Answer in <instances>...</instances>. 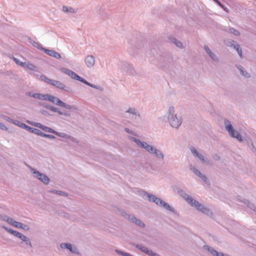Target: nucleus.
<instances>
[{
    "label": "nucleus",
    "mask_w": 256,
    "mask_h": 256,
    "mask_svg": "<svg viewBox=\"0 0 256 256\" xmlns=\"http://www.w3.org/2000/svg\"><path fill=\"white\" fill-rule=\"evenodd\" d=\"M184 198L186 200L188 204H190L192 206H194L198 210L201 211L204 214L208 213L209 210L208 208H204L198 202L193 200L190 196L188 195H186Z\"/></svg>",
    "instance_id": "f257e3e1"
},
{
    "label": "nucleus",
    "mask_w": 256,
    "mask_h": 256,
    "mask_svg": "<svg viewBox=\"0 0 256 256\" xmlns=\"http://www.w3.org/2000/svg\"><path fill=\"white\" fill-rule=\"evenodd\" d=\"M61 71L62 72L66 74L69 76L73 79L76 80H79L84 84H86L87 85L92 86V85H91L90 83H88V82H86L85 80L82 78L81 77L78 76V74H76V73H74V72H72V70H70L68 69L62 68L61 69Z\"/></svg>",
    "instance_id": "f03ea898"
},
{
    "label": "nucleus",
    "mask_w": 256,
    "mask_h": 256,
    "mask_svg": "<svg viewBox=\"0 0 256 256\" xmlns=\"http://www.w3.org/2000/svg\"><path fill=\"white\" fill-rule=\"evenodd\" d=\"M225 124L226 130L232 136L236 138L239 141L242 140L240 134L237 131H236L233 129L232 126L228 120H225Z\"/></svg>",
    "instance_id": "7ed1b4c3"
},
{
    "label": "nucleus",
    "mask_w": 256,
    "mask_h": 256,
    "mask_svg": "<svg viewBox=\"0 0 256 256\" xmlns=\"http://www.w3.org/2000/svg\"><path fill=\"white\" fill-rule=\"evenodd\" d=\"M148 196L149 198L150 201H152V202H154L156 204L158 205H159V206L165 208L166 210H172V208L167 203L162 201L159 198H156L154 196L150 195V194H148Z\"/></svg>",
    "instance_id": "20e7f679"
},
{
    "label": "nucleus",
    "mask_w": 256,
    "mask_h": 256,
    "mask_svg": "<svg viewBox=\"0 0 256 256\" xmlns=\"http://www.w3.org/2000/svg\"><path fill=\"white\" fill-rule=\"evenodd\" d=\"M44 100H49L53 103L56 104L61 106L62 107H64L70 109V106L66 104L64 102L60 100L58 98L54 97L52 96H50L48 94H46L45 98Z\"/></svg>",
    "instance_id": "39448f33"
},
{
    "label": "nucleus",
    "mask_w": 256,
    "mask_h": 256,
    "mask_svg": "<svg viewBox=\"0 0 256 256\" xmlns=\"http://www.w3.org/2000/svg\"><path fill=\"white\" fill-rule=\"evenodd\" d=\"M41 80L47 84L55 86L60 89H64L65 86L58 81L52 80L46 77L45 76H42Z\"/></svg>",
    "instance_id": "423d86ee"
},
{
    "label": "nucleus",
    "mask_w": 256,
    "mask_h": 256,
    "mask_svg": "<svg viewBox=\"0 0 256 256\" xmlns=\"http://www.w3.org/2000/svg\"><path fill=\"white\" fill-rule=\"evenodd\" d=\"M32 174L34 176L40 180L41 182L44 184H48L50 181L49 178L46 175L34 169H32Z\"/></svg>",
    "instance_id": "0eeeda50"
},
{
    "label": "nucleus",
    "mask_w": 256,
    "mask_h": 256,
    "mask_svg": "<svg viewBox=\"0 0 256 256\" xmlns=\"http://www.w3.org/2000/svg\"><path fill=\"white\" fill-rule=\"evenodd\" d=\"M6 221L11 224L12 226H14L15 228H20L24 230H28V228L26 225L23 224L22 223H20V222H18L14 220L12 218H8L6 220Z\"/></svg>",
    "instance_id": "6e6552de"
},
{
    "label": "nucleus",
    "mask_w": 256,
    "mask_h": 256,
    "mask_svg": "<svg viewBox=\"0 0 256 256\" xmlns=\"http://www.w3.org/2000/svg\"><path fill=\"white\" fill-rule=\"evenodd\" d=\"M135 142L137 143V144L138 146H140L142 148H145L148 152L150 153L156 152V149L152 147V146L148 144L147 143H144L140 141L139 140H135Z\"/></svg>",
    "instance_id": "1a4fd4ad"
},
{
    "label": "nucleus",
    "mask_w": 256,
    "mask_h": 256,
    "mask_svg": "<svg viewBox=\"0 0 256 256\" xmlns=\"http://www.w3.org/2000/svg\"><path fill=\"white\" fill-rule=\"evenodd\" d=\"M30 124L34 126H36L38 128H40V129L46 131V132H51V133H53V134H55L56 133V131H54V130H53L51 128H48L47 126H44L43 125H42V124H40V123H37V122H32V123H30Z\"/></svg>",
    "instance_id": "9d476101"
},
{
    "label": "nucleus",
    "mask_w": 256,
    "mask_h": 256,
    "mask_svg": "<svg viewBox=\"0 0 256 256\" xmlns=\"http://www.w3.org/2000/svg\"><path fill=\"white\" fill-rule=\"evenodd\" d=\"M170 125L174 128H178L181 124V120L176 116H172L170 118Z\"/></svg>",
    "instance_id": "9b49d317"
},
{
    "label": "nucleus",
    "mask_w": 256,
    "mask_h": 256,
    "mask_svg": "<svg viewBox=\"0 0 256 256\" xmlns=\"http://www.w3.org/2000/svg\"><path fill=\"white\" fill-rule=\"evenodd\" d=\"M46 54H47L53 56L56 58L59 59L61 58L60 54L52 50H46L45 48L42 49Z\"/></svg>",
    "instance_id": "f8f14e48"
},
{
    "label": "nucleus",
    "mask_w": 256,
    "mask_h": 256,
    "mask_svg": "<svg viewBox=\"0 0 256 256\" xmlns=\"http://www.w3.org/2000/svg\"><path fill=\"white\" fill-rule=\"evenodd\" d=\"M137 247L138 249L141 250L142 252H144V253L148 254L149 256H156L157 254L155 252H154L152 250H149L148 248H146L145 246H142L140 245L137 246Z\"/></svg>",
    "instance_id": "ddd939ff"
},
{
    "label": "nucleus",
    "mask_w": 256,
    "mask_h": 256,
    "mask_svg": "<svg viewBox=\"0 0 256 256\" xmlns=\"http://www.w3.org/2000/svg\"><path fill=\"white\" fill-rule=\"evenodd\" d=\"M22 126L25 128L32 132L38 134H42L40 132V131L38 130L30 128L28 126H26L25 124H22Z\"/></svg>",
    "instance_id": "4468645a"
},
{
    "label": "nucleus",
    "mask_w": 256,
    "mask_h": 256,
    "mask_svg": "<svg viewBox=\"0 0 256 256\" xmlns=\"http://www.w3.org/2000/svg\"><path fill=\"white\" fill-rule=\"evenodd\" d=\"M207 250L213 255L216 256H224V254L222 252H218L216 250H214L212 248L206 246Z\"/></svg>",
    "instance_id": "2eb2a0df"
},
{
    "label": "nucleus",
    "mask_w": 256,
    "mask_h": 256,
    "mask_svg": "<svg viewBox=\"0 0 256 256\" xmlns=\"http://www.w3.org/2000/svg\"><path fill=\"white\" fill-rule=\"evenodd\" d=\"M207 250L213 255L216 256H224V254L222 252H218L216 250H214L212 248L206 246Z\"/></svg>",
    "instance_id": "dca6fc26"
},
{
    "label": "nucleus",
    "mask_w": 256,
    "mask_h": 256,
    "mask_svg": "<svg viewBox=\"0 0 256 256\" xmlns=\"http://www.w3.org/2000/svg\"><path fill=\"white\" fill-rule=\"evenodd\" d=\"M207 250L213 255L216 256H224V254L222 252H218L216 250H214L212 248L206 246Z\"/></svg>",
    "instance_id": "f3484780"
},
{
    "label": "nucleus",
    "mask_w": 256,
    "mask_h": 256,
    "mask_svg": "<svg viewBox=\"0 0 256 256\" xmlns=\"http://www.w3.org/2000/svg\"><path fill=\"white\" fill-rule=\"evenodd\" d=\"M94 58L92 56H88L85 59V62L86 64H94Z\"/></svg>",
    "instance_id": "a211bd4d"
},
{
    "label": "nucleus",
    "mask_w": 256,
    "mask_h": 256,
    "mask_svg": "<svg viewBox=\"0 0 256 256\" xmlns=\"http://www.w3.org/2000/svg\"><path fill=\"white\" fill-rule=\"evenodd\" d=\"M130 220L132 221V222H134L137 225L140 226H142V227H144V224L143 222H142L140 220H137L135 218H130Z\"/></svg>",
    "instance_id": "6ab92c4d"
},
{
    "label": "nucleus",
    "mask_w": 256,
    "mask_h": 256,
    "mask_svg": "<svg viewBox=\"0 0 256 256\" xmlns=\"http://www.w3.org/2000/svg\"><path fill=\"white\" fill-rule=\"evenodd\" d=\"M3 228L4 229H5L7 232H10V234H13L14 236H17L18 234H19V232H18L17 231H16V230H12L11 229H9L5 226H3Z\"/></svg>",
    "instance_id": "aec40b11"
},
{
    "label": "nucleus",
    "mask_w": 256,
    "mask_h": 256,
    "mask_svg": "<svg viewBox=\"0 0 256 256\" xmlns=\"http://www.w3.org/2000/svg\"><path fill=\"white\" fill-rule=\"evenodd\" d=\"M32 96L34 98H38L40 100H44L45 98L46 94H35L32 95Z\"/></svg>",
    "instance_id": "412c9836"
},
{
    "label": "nucleus",
    "mask_w": 256,
    "mask_h": 256,
    "mask_svg": "<svg viewBox=\"0 0 256 256\" xmlns=\"http://www.w3.org/2000/svg\"><path fill=\"white\" fill-rule=\"evenodd\" d=\"M194 172L196 174L197 176L201 177L204 180H206V177L201 174L200 170H198L196 169L195 168H194Z\"/></svg>",
    "instance_id": "4be33fe9"
},
{
    "label": "nucleus",
    "mask_w": 256,
    "mask_h": 256,
    "mask_svg": "<svg viewBox=\"0 0 256 256\" xmlns=\"http://www.w3.org/2000/svg\"><path fill=\"white\" fill-rule=\"evenodd\" d=\"M234 48L236 50L238 54L240 57L242 56V50L240 48V46L238 44L234 45Z\"/></svg>",
    "instance_id": "5701e85b"
},
{
    "label": "nucleus",
    "mask_w": 256,
    "mask_h": 256,
    "mask_svg": "<svg viewBox=\"0 0 256 256\" xmlns=\"http://www.w3.org/2000/svg\"><path fill=\"white\" fill-rule=\"evenodd\" d=\"M156 152H152V154H154L156 155V156L158 158H163L164 156L162 154V153L160 151L157 150L156 149Z\"/></svg>",
    "instance_id": "b1692460"
},
{
    "label": "nucleus",
    "mask_w": 256,
    "mask_h": 256,
    "mask_svg": "<svg viewBox=\"0 0 256 256\" xmlns=\"http://www.w3.org/2000/svg\"><path fill=\"white\" fill-rule=\"evenodd\" d=\"M63 10L65 12H73L74 10L72 9V8H68L66 6H63Z\"/></svg>",
    "instance_id": "393cba45"
},
{
    "label": "nucleus",
    "mask_w": 256,
    "mask_h": 256,
    "mask_svg": "<svg viewBox=\"0 0 256 256\" xmlns=\"http://www.w3.org/2000/svg\"><path fill=\"white\" fill-rule=\"evenodd\" d=\"M174 42L176 44V46H178V47H179V48H182V44L181 42H177V40H176V39H174Z\"/></svg>",
    "instance_id": "a878e982"
},
{
    "label": "nucleus",
    "mask_w": 256,
    "mask_h": 256,
    "mask_svg": "<svg viewBox=\"0 0 256 256\" xmlns=\"http://www.w3.org/2000/svg\"><path fill=\"white\" fill-rule=\"evenodd\" d=\"M204 48H205L206 50V52L210 54V56L212 58V53L211 52L210 50V49L208 48V46H204Z\"/></svg>",
    "instance_id": "bb28decb"
},
{
    "label": "nucleus",
    "mask_w": 256,
    "mask_h": 256,
    "mask_svg": "<svg viewBox=\"0 0 256 256\" xmlns=\"http://www.w3.org/2000/svg\"><path fill=\"white\" fill-rule=\"evenodd\" d=\"M20 238L24 242L27 241V238L25 236L22 234H21V236H20Z\"/></svg>",
    "instance_id": "cd10ccee"
},
{
    "label": "nucleus",
    "mask_w": 256,
    "mask_h": 256,
    "mask_svg": "<svg viewBox=\"0 0 256 256\" xmlns=\"http://www.w3.org/2000/svg\"><path fill=\"white\" fill-rule=\"evenodd\" d=\"M67 246H70L72 248V245L70 244H61V247L62 248H66Z\"/></svg>",
    "instance_id": "c85d7f7f"
},
{
    "label": "nucleus",
    "mask_w": 256,
    "mask_h": 256,
    "mask_svg": "<svg viewBox=\"0 0 256 256\" xmlns=\"http://www.w3.org/2000/svg\"><path fill=\"white\" fill-rule=\"evenodd\" d=\"M0 128L2 130H7V128L2 123L0 122Z\"/></svg>",
    "instance_id": "c756f323"
},
{
    "label": "nucleus",
    "mask_w": 256,
    "mask_h": 256,
    "mask_svg": "<svg viewBox=\"0 0 256 256\" xmlns=\"http://www.w3.org/2000/svg\"><path fill=\"white\" fill-rule=\"evenodd\" d=\"M196 156L200 160H204V156L202 155V154H200L198 153H196Z\"/></svg>",
    "instance_id": "7c9ffc66"
},
{
    "label": "nucleus",
    "mask_w": 256,
    "mask_h": 256,
    "mask_svg": "<svg viewBox=\"0 0 256 256\" xmlns=\"http://www.w3.org/2000/svg\"><path fill=\"white\" fill-rule=\"evenodd\" d=\"M240 71H241V74H242L243 76H246V77H248V76H249V75H248V73L246 72V74H245V73H244V71H243L242 70V69H241V68H240Z\"/></svg>",
    "instance_id": "2f4dec72"
},
{
    "label": "nucleus",
    "mask_w": 256,
    "mask_h": 256,
    "mask_svg": "<svg viewBox=\"0 0 256 256\" xmlns=\"http://www.w3.org/2000/svg\"><path fill=\"white\" fill-rule=\"evenodd\" d=\"M233 32H231L233 33L234 35L238 36L240 34L239 32L236 30H232Z\"/></svg>",
    "instance_id": "473e14b6"
},
{
    "label": "nucleus",
    "mask_w": 256,
    "mask_h": 256,
    "mask_svg": "<svg viewBox=\"0 0 256 256\" xmlns=\"http://www.w3.org/2000/svg\"><path fill=\"white\" fill-rule=\"evenodd\" d=\"M214 2H216L220 7L223 8L224 6L218 0H213Z\"/></svg>",
    "instance_id": "72a5a7b5"
},
{
    "label": "nucleus",
    "mask_w": 256,
    "mask_h": 256,
    "mask_svg": "<svg viewBox=\"0 0 256 256\" xmlns=\"http://www.w3.org/2000/svg\"><path fill=\"white\" fill-rule=\"evenodd\" d=\"M50 109L53 111V112H58V108H55V107H53V106H52L50 108Z\"/></svg>",
    "instance_id": "f704fd0d"
},
{
    "label": "nucleus",
    "mask_w": 256,
    "mask_h": 256,
    "mask_svg": "<svg viewBox=\"0 0 256 256\" xmlns=\"http://www.w3.org/2000/svg\"><path fill=\"white\" fill-rule=\"evenodd\" d=\"M54 134H56V135H58L60 136H62V137H65V136H66V134H58V133L56 132Z\"/></svg>",
    "instance_id": "c9c22d12"
},
{
    "label": "nucleus",
    "mask_w": 256,
    "mask_h": 256,
    "mask_svg": "<svg viewBox=\"0 0 256 256\" xmlns=\"http://www.w3.org/2000/svg\"><path fill=\"white\" fill-rule=\"evenodd\" d=\"M191 151H192V154H196V153H198V152H196V150H195L194 148H191Z\"/></svg>",
    "instance_id": "e433bc0d"
},
{
    "label": "nucleus",
    "mask_w": 256,
    "mask_h": 256,
    "mask_svg": "<svg viewBox=\"0 0 256 256\" xmlns=\"http://www.w3.org/2000/svg\"><path fill=\"white\" fill-rule=\"evenodd\" d=\"M70 250L72 252H75V250H73L72 247L70 248V246H67L66 248Z\"/></svg>",
    "instance_id": "4c0bfd02"
},
{
    "label": "nucleus",
    "mask_w": 256,
    "mask_h": 256,
    "mask_svg": "<svg viewBox=\"0 0 256 256\" xmlns=\"http://www.w3.org/2000/svg\"><path fill=\"white\" fill-rule=\"evenodd\" d=\"M134 110H132V109H129L128 110V112H132V114H134Z\"/></svg>",
    "instance_id": "58836bf2"
},
{
    "label": "nucleus",
    "mask_w": 256,
    "mask_h": 256,
    "mask_svg": "<svg viewBox=\"0 0 256 256\" xmlns=\"http://www.w3.org/2000/svg\"><path fill=\"white\" fill-rule=\"evenodd\" d=\"M56 193L60 194H62L63 192L61 191H60V192H56Z\"/></svg>",
    "instance_id": "ea45409f"
},
{
    "label": "nucleus",
    "mask_w": 256,
    "mask_h": 256,
    "mask_svg": "<svg viewBox=\"0 0 256 256\" xmlns=\"http://www.w3.org/2000/svg\"><path fill=\"white\" fill-rule=\"evenodd\" d=\"M58 112V114H62V112H60V111H59V110H58V112Z\"/></svg>",
    "instance_id": "a19ab883"
},
{
    "label": "nucleus",
    "mask_w": 256,
    "mask_h": 256,
    "mask_svg": "<svg viewBox=\"0 0 256 256\" xmlns=\"http://www.w3.org/2000/svg\"><path fill=\"white\" fill-rule=\"evenodd\" d=\"M21 234V233L19 232V234H18V235L17 236V237H18V238H20V236H21V234Z\"/></svg>",
    "instance_id": "79ce46f5"
},
{
    "label": "nucleus",
    "mask_w": 256,
    "mask_h": 256,
    "mask_svg": "<svg viewBox=\"0 0 256 256\" xmlns=\"http://www.w3.org/2000/svg\"><path fill=\"white\" fill-rule=\"evenodd\" d=\"M124 256H131V255H130V254H125Z\"/></svg>",
    "instance_id": "37998d69"
},
{
    "label": "nucleus",
    "mask_w": 256,
    "mask_h": 256,
    "mask_svg": "<svg viewBox=\"0 0 256 256\" xmlns=\"http://www.w3.org/2000/svg\"><path fill=\"white\" fill-rule=\"evenodd\" d=\"M170 112H174V108H172V109H170Z\"/></svg>",
    "instance_id": "c03bdc74"
},
{
    "label": "nucleus",
    "mask_w": 256,
    "mask_h": 256,
    "mask_svg": "<svg viewBox=\"0 0 256 256\" xmlns=\"http://www.w3.org/2000/svg\"><path fill=\"white\" fill-rule=\"evenodd\" d=\"M14 61H15V62H16V63H18V61H17V60H16V58H14Z\"/></svg>",
    "instance_id": "a18cd8bd"
},
{
    "label": "nucleus",
    "mask_w": 256,
    "mask_h": 256,
    "mask_svg": "<svg viewBox=\"0 0 256 256\" xmlns=\"http://www.w3.org/2000/svg\"><path fill=\"white\" fill-rule=\"evenodd\" d=\"M44 136H46V137H48V136H48V135H46V134H44Z\"/></svg>",
    "instance_id": "49530a36"
},
{
    "label": "nucleus",
    "mask_w": 256,
    "mask_h": 256,
    "mask_svg": "<svg viewBox=\"0 0 256 256\" xmlns=\"http://www.w3.org/2000/svg\"><path fill=\"white\" fill-rule=\"evenodd\" d=\"M156 256H158V255Z\"/></svg>",
    "instance_id": "de8ad7c7"
}]
</instances>
